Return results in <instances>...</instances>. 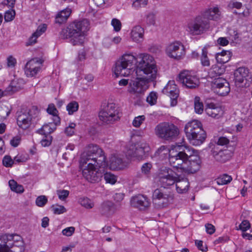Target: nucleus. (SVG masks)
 <instances>
[{
  "label": "nucleus",
  "instance_id": "nucleus-1",
  "mask_svg": "<svg viewBox=\"0 0 252 252\" xmlns=\"http://www.w3.org/2000/svg\"><path fill=\"white\" fill-rule=\"evenodd\" d=\"M140 60L132 54H125L115 63L114 73L118 77L128 76L136 70V73L141 71L146 75L148 79L154 81L157 76V67L154 58L149 54L143 53L138 55Z\"/></svg>",
  "mask_w": 252,
  "mask_h": 252
},
{
  "label": "nucleus",
  "instance_id": "nucleus-2",
  "mask_svg": "<svg viewBox=\"0 0 252 252\" xmlns=\"http://www.w3.org/2000/svg\"><path fill=\"white\" fill-rule=\"evenodd\" d=\"M201 159L197 154H191L187 146H178L169 152V163L173 168L185 174H193L201 166Z\"/></svg>",
  "mask_w": 252,
  "mask_h": 252
},
{
  "label": "nucleus",
  "instance_id": "nucleus-3",
  "mask_svg": "<svg viewBox=\"0 0 252 252\" xmlns=\"http://www.w3.org/2000/svg\"><path fill=\"white\" fill-rule=\"evenodd\" d=\"M89 22L87 19L74 21L61 31L60 36L63 39H68L73 46L82 45L85 39V33L89 29Z\"/></svg>",
  "mask_w": 252,
  "mask_h": 252
},
{
  "label": "nucleus",
  "instance_id": "nucleus-4",
  "mask_svg": "<svg viewBox=\"0 0 252 252\" xmlns=\"http://www.w3.org/2000/svg\"><path fill=\"white\" fill-rule=\"evenodd\" d=\"M155 130L158 137L166 141L175 140L180 133V130L177 126L167 122L159 124Z\"/></svg>",
  "mask_w": 252,
  "mask_h": 252
},
{
  "label": "nucleus",
  "instance_id": "nucleus-5",
  "mask_svg": "<svg viewBox=\"0 0 252 252\" xmlns=\"http://www.w3.org/2000/svg\"><path fill=\"white\" fill-rule=\"evenodd\" d=\"M39 110L37 106H32L30 108H22L17 113V123L18 126L26 129L30 127L33 119L37 117Z\"/></svg>",
  "mask_w": 252,
  "mask_h": 252
},
{
  "label": "nucleus",
  "instance_id": "nucleus-6",
  "mask_svg": "<svg viewBox=\"0 0 252 252\" xmlns=\"http://www.w3.org/2000/svg\"><path fill=\"white\" fill-rule=\"evenodd\" d=\"M98 117L100 121L104 124H112L118 121L120 117L119 112L115 103H108L99 112Z\"/></svg>",
  "mask_w": 252,
  "mask_h": 252
},
{
  "label": "nucleus",
  "instance_id": "nucleus-7",
  "mask_svg": "<svg viewBox=\"0 0 252 252\" xmlns=\"http://www.w3.org/2000/svg\"><path fill=\"white\" fill-rule=\"evenodd\" d=\"M173 200V195L164 189H157L153 193V201L157 209H161L168 206Z\"/></svg>",
  "mask_w": 252,
  "mask_h": 252
},
{
  "label": "nucleus",
  "instance_id": "nucleus-8",
  "mask_svg": "<svg viewBox=\"0 0 252 252\" xmlns=\"http://www.w3.org/2000/svg\"><path fill=\"white\" fill-rule=\"evenodd\" d=\"M151 81H152L151 80L148 79L147 77H137L129 83L128 91L129 93L136 96L142 95L149 88V83Z\"/></svg>",
  "mask_w": 252,
  "mask_h": 252
},
{
  "label": "nucleus",
  "instance_id": "nucleus-9",
  "mask_svg": "<svg viewBox=\"0 0 252 252\" xmlns=\"http://www.w3.org/2000/svg\"><path fill=\"white\" fill-rule=\"evenodd\" d=\"M177 81L183 86L189 89H195L199 85V78L194 73L189 70H184L178 75Z\"/></svg>",
  "mask_w": 252,
  "mask_h": 252
},
{
  "label": "nucleus",
  "instance_id": "nucleus-10",
  "mask_svg": "<svg viewBox=\"0 0 252 252\" xmlns=\"http://www.w3.org/2000/svg\"><path fill=\"white\" fill-rule=\"evenodd\" d=\"M165 52L169 57L177 60L182 59L186 54L185 48L180 41H175L169 44L166 48Z\"/></svg>",
  "mask_w": 252,
  "mask_h": 252
},
{
  "label": "nucleus",
  "instance_id": "nucleus-11",
  "mask_svg": "<svg viewBox=\"0 0 252 252\" xmlns=\"http://www.w3.org/2000/svg\"><path fill=\"white\" fill-rule=\"evenodd\" d=\"M208 28V21L202 17H198L188 24L187 31L191 34L198 35Z\"/></svg>",
  "mask_w": 252,
  "mask_h": 252
},
{
  "label": "nucleus",
  "instance_id": "nucleus-12",
  "mask_svg": "<svg viewBox=\"0 0 252 252\" xmlns=\"http://www.w3.org/2000/svg\"><path fill=\"white\" fill-rule=\"evenodd\" d=\"M23 242L18 235L3 234L0 235V252H9L10 248L14 244H20Z\"/></svg>",
  "mask_w": 252,
  "mask_h": 252
},
{
  "label": "nucleus",
  "instance_id": "nucleus-13",
  "mask_svg": "<svg viewBox=\"0 0 252 252\" xmlns=\"http://www.w3.org/2000/svg\"><path fill=\"white\" fill-rule=\"evenodd\" d=\"M105 156H100L99 158L94 156L82 155L80 158V164L82 165L87 164L84 168H93L96 167H100L105 165Z\"/></svg>",
  "mask_w": 252,
  "mask_h": 252
},
{
  "label": "nucleus",
  "instance_id": "nucleus-14",
  "mask_svg": "<svg viewBox=\"0 0 252 252\" xmlns=\"http://www.w3.org/2000/svg\"><path fill=\"white\" fill-rule=\"evenodd\" d=\"M82 175L88 182L95 184L101 180L103 173L99 170L97 169L96 167L93 168H84L82 171Z\"/></svg>",
  "mask_w": 252,
  "mask_h": 252
},
{
  "label": "nucleus",
  "instance_id": "nucleus-15",
  "mask_svg": "<svg viewBox=\"0 0 252 252\" xmlns=\"http://www.w3.org/2000/svg\"><path fill=\"white\" fill-rule=\"evenodd\" d=\"M248 70L244 67H239L234 72L235 84L237 87H246L250 84L247 80L248 77Z\"/></svg>",
  "mask_w": 252,
  "mask_h": 252
},
{
  "label": "nucleus",
  "instance_id": "nucleus-16",
  "mask_svg": "<svg viewBox=\"0 0 252 252\" xmlns=\"http://www.w3.org/2000/svg\"><path fill=\"white\" fill-rule=\"evenodd\" d=\"M176 177L173 176L171 169L164 167L159 174V182L162 187L165 188L175 184Z\"/></svg>",
  "mask_w": 252,
  "mask_h": 252
},
{
  "label": "nucleus",
  "instance_id": "nucleus-17",
  "mask_svg": "<svg viewBox=\"0 0 252 252\" xmlns=\"http://www.w3.org/2000/svg\"><path fill=\"white\" fill-rule=\"evenodd\" d=\"M162 93L170 97L171 105L172 106L177 105L179 91L177 87V85L175 84L174 81H169L162 90Z\"/></svg>",
  "mask_w": 252,
  "mask_h": 252
},
{
  "label": "nucleus",
  "instance_id": "nucleus-18",
  "mask_svg": "<svg viewBox=\"0 0 252 252\" xmlns=\"http://www.w3.org/2000/svg\"><path fill=\"white\" fill-rule=\"evenodd\" d=\"M42 64V61L37 59H33L28 62L24 68L26 76L31 77L34 76L41 69Z\"/></svg>",
  "mask_w": 252,
  "mask_h": 252
},
{
  "label": "nucleus",
  "instance_id": "nucleus-19",
  "mask_svg": "<svg viewBox=\"0 0 252 252\" xmlns=\"http://www.w3.org/2000/svg\"><path fill=\"white\" fill-rule=\"evenodd\" d=\"M131 205L140 210H145L149 207L150 201L148 197L142 194H138L131 198Z\"/></svg>",
  "mask_w": 252,
  "mask_h": 252
},
{
  "label": "nucleus",
  "instance_id": "nucleus-20",
  "mask_svg": "<svg viewBox=\"0 0 252 252\" xmlns=\"http://www.w3.org/2000/svg\"><path fill=\"white\" fill-rule=\"evenodd\" d=\"M206 137V133L202 126L196 131L193 132V134L188 136L187 137L192 145L199 146L205 141Z\"/></svg>",
  "mask_w": 252,
  "mask_h": 252
},
{
  "label": "nucleus",
  "instance_id": "nucleus-21",
  "mask_svg": "<svg viewBox=\"0 0 252 252\" xmlns=\"http://www.w3.org/2000/svg\"><path fill=\"white\" fill-rule=\"evenodd\" d=\"M137 146L138 147L136 149L135 158L138 159H143L146 157V155L150 151V146L148 143L144 142L137 143Z\"/></svg>",
  "mask_w": 252,
  "mask_h": 252
},
{
  "label": "nucleus",
  "instance_id": "nucleus-22",
  "mask_svg": "<svg viewBox=\"0 0 252 252\" xmlns=\"http://www.w3.org/2000/svg\"><path fill=\"white\" fill-rule=\"evenodd\" d=\"M205 111L208 115L215 118H220L222 114L220 108L216 106L213 103H208Z\"/></svg>",
  "mask_w": 252,
  "mask_h": 252
},
{
  "label": "nucleus",
  "instance_id": "nucleus-23",
  "mask_svg": "<svg viewBox=\"0 0 252 252\" xmlns=\"http://www.w3.org/2000/svg\"><path fill=\"white\" fill-rule=\"evenodd\" d=\"M82 155L94 156L95 157L99 158L100 156H105L102 149L99 148L96 145L90 144L86 148V151Z\"/></svg>",
  "mask_w": 252,
  "mask_h": 252
},
{
  "label": "nucleus",
  "instance_id": "nucleus-24",
  "mask_svg": "<svg viewBox=\"0 0 252 252\" xmlns=\"http://www.w3.org/2000/svg\"><path fill=\"white\" fill-rule=\"evenodd\" d=\"M176 187L178 193H183L187 191L189 185V182L187 178H181L179 177H176Z\"/></svg>",
  "mask_w": 252,
  "mask_h": 252
},
{
  "label": "nucleus",
  "instance_id": "nucleus-25",
  "mask_svg": "<svg viewBox=\"0 0 252 252\" xmlns=\"http://www.w3.org/2000/svg\"><path fill=\"white\" fill-rule=\"evenodd\" d=\"M202 125L200 122L197 120H192L188 122L185 126V131L187 137L193 133V132L198 129Z\"/></svg>",
  "mask_w": 252,
  "mask_h": 252
},
{
  "label": "nucleus",
  "instance_id": "nucleus-26",
  "mask_svg": "<svg viewBox=\"0 0 252 252\" xmlns=\"http://www.w3.org/2000/svg\"><path fill=\"white\" fill-rule=\"evenodd\" d=\"M100 213L105 216H109L114 213V203L110 201L103 202L99 208Z\"/></svg>",
  "mask_w": 252,
  "mask_h": 252
},
{
  "label": "nucleus",
  "instance_id": "nucleus-27",
  "mask_svg": "<svg viewBox=\"0 0 252 252\" xmlns=\"http://www.w3.org/2000/svg\"><path fill=\"white\" fill-rule=\"evenodd\" d=\"M144 29L140 26H136L133 28L131 32V37L132 40L136 42L143 40Z\"/></svg>",
  "mask_w": 252,
  "mask_h": 252
},
{
  "label": "nucleus",
  "instance_id": "nucleus-28",
  "mask_svg": "<svg viewBox=\"0 0 252 252\" xmlns=\"http://www.w3.org/2000/svg\"><path fill=\"white\" fill-rule=\"evenodd\" d=\"M220 15V11L219 8L215 7L214 8H211L206 10L204 13V16L202 17L207 21L208 20H217L219 18Z\"/></svg>",
  "mask_w": 252,
  "mask_h": 252
},
{
  "label": "nucleus",
  "instance_id": "nucleus-29",
  "mask_svg": "<svg viewBox=\"0 0 252 252\" xmlns=\"http://www.w3.org/2000/svg\"><path fill=\"white\" fill-rule=\"evenodd\" d=\"M47 128V125L44 124L36 131V133L38 134L37 138L40 140V143L43 147L47 146V132L46 130Z\"/></svg>",
  "mask_w": 252,
  "mask_h": 252
},
{
  "label": "nucleus",
  "instance_id": "nucleus-30",
  "mask_svg": "<svg viewBox=\"0 0 252 252\" xmlns=\"http://www.w3.org/2000/svg\"><path fill=\"white\" fill-rule=\"evenodd\" d=\"M71 12V10L70 8H66L61 11L56 15L55 23L61 25L66 22Z\"/></svg>",
  "mask_w": 252,
  "mask_h": 252
},
{
  "label": "nucleus",
  "instance_id": "nucleus-31",
  "mask_svg": "<svg viewBox=\"0 0 252 252\" xmlns=\"http://www.w3.org/2000/svg\"><path fill=\"white\" fill-rule=\"evenodd\" d=\"M231 57V53L229 51H222L216 55L217 62L221 64L227 63Z\"/></svg>",
  "mask_w": 252,
  "mask_h": 252
},
{
  "label": "nucleus",
  "instance_id": "nucleus-32",
  "mask_svg": "<svg viewBox=\"0 0 252 252\" xmlns=\"http://www.w3.org/2000/svg\"><path fill=\"white\" fill-rule=\"evenodd\" d=\"M123 167L122 158L117 156H113L110 159V168L112 170L121 169Z\"/></svg>",
  "mask_w": 252,
  "mask_h": 252
},
{
  "label": "nucleus",
  "instance_id": "nucleus-33",
  "mask_svg": "<svg viewBox=\"0 0 252 252\" xmlns=\"http://www.w3.org/2000/svg\"><path fill=\"white\" fill-rule=\"evenodd\" d=\"M48 133H51L54 131L58 126L61 124V119L59 116H53V118H48Z\"/></svg>",
  "mask_w": 252,
  "mask_h": 252
},
{
  "label": "nucleus",
  "instance_id": "nucleus-34",
  "mask_svg": "<svg viewBox=\"0 0 252 252\" xmlns=\"http://www.w3.org/2000/svg\"><path fill=\"white\" fill-rule=\"evenodd\" d=\"M215 159L220 162H225L230 158V155L227 150L220 151L214 155Z\"/></svg>",
  "mask_w": 252,
  "mask_h": 252
},
{
  "label": "nucleus",
  "instance_id": "nucleus-35",
  "mask_svg": "<svg viewBox=\"0 0 252 252\" xmlns=\"http://www.w3.org/2000/svg\"><path fill=\"white\" fill-rule=\"evenodd\" d=\"M225 72V68L222 64L213 65L210 70V74L212 77H217L222 74Z\"/></svg>",
  "mask_w": 252,
  "mask_h": 252
},
{
  "label": "nucleus",
  "instance_id": "nucleus-36",
  "mask_svg": "<svg viewBox=\"0 0 252 252\" xmlns=\"http://www.w3.org/2000/svg\"><path fill=\"white\" fill-rule=\"evenodd\" d=\"M224 83H222V87L216 90V94L220 95H226L230 92V89L229 83L226 80H221Z\"/></svg>",
  "mask_w": 252,
  "mask_h": 252
},
{
  "label": "nucleus",
  "instance_id": "nucleus-37",
  "mask_svg": "<svg viewBox=\"0 0 252 252\" xmlns=\"http://www.w3.org/2000/svg\"><path fill=\"white\" fill-rule=\"evenodd\" d=\"M9 186L11 189L17 193H22L24 191V188L22 185H18L16 181L11 180L9 181Z\"/></svg>",
  "mask_w": 252,
  "mask_h": 252
},
{
  "label": "nucleus",
  "instance_id": "nucleus-38",
  "mask_svg": "<svg viewBox=\"0 0 252 252\" xmlns=\"http://www.w3.org/2000/svg\"><path fill=\"white\" fill-rule=\"evenodd\" d=\"M200 100V97L198 96H196L194 98V110L195 112L198 114L202 113L204 110L203 104Z\"/></svg>",
  "mask_w": 252,
  "mask_h": 252
},
{
  "label": "nucleus",
  "instance_id": "nucleus-39",
  "mask_svg": "<svg viewBox=\"0 0 252 252\" xmlns=\"http://www.w3.org/2000/svg\"><path fill=\"white\" fill-rule=\"evenodd\" d=\"M207 50L205 47H204L202 50V55L201 56L200 60L201 64L203 66H208L210 65V61L207 56Z\"/></svg>",
  "mask_w": 252,
  "mask_h": 252
},
{
  "label": "nucleus",
  "instance_id": "nucleus-40",
  "mask_svg": "<svg viewBox=\"0 0 252 252\" xmlns=\"http://www.w3.org/2000/svg\"><path fill=\"white\" fill-rule=\"evenodd\" d=\"M79 108L78 102L75 101H71L66 106V110L69 115L73 114L75 112L77 111Z\"/></svg>",
  "mask_w": 252,
  "mask_h": 252
},
{
  "label": "nucleus",
  "instance_id": "nucleus-41",
  "mask_svg": "<svg viewBox=\"0 0 252 252\" xmlns=\"http://www.w3.org/2000/svg\"><path fill=\"white\" fill-rule=\"evenodd\" d=\"M80 204L87 209L92 208L94 206V203L93 201L87 197H83L79 200Z\"/></svg>",
  "mask_w": 252,
  "mask_h": 252
},
{
  "label": "nucleus",
  "instance_id": "nucleus-42",
  "mask_svg": "<svg viewBox=\"0 0 252 252\" xmlns=\"http://www.w3.org/2000/svg\"><path fill=\"white\" fill-rule=\"evenodd\" d=\"M51 209L54 214L57 215H60L66 212V209L63 206L58 204L52 205L51 207Z\"/></svg>",
  "mask_w": 252,
  "mask_h": 252
},
{
  "label": "nucleus",
  "instance_id": "nucleus-43",
  "mask_svg": "<svg viewBox=\"0 0 252 252\" xmlns=\"http://www.w3.org/2000/svg\"><path fill=\"white\" fill-rule=\"evenodd\" d=\"M103 176H104V179L107 183L113 185L117 181L116 176L110 172H106L103 174Z\"/></svg>",
  "mask_w": 252,
  "mask_h": 252
},
{
  "label": "nucleus",
  "instance_id": "nucleus-44",
  "mask_svg": "<svg viewBox=\"0 0 252 252\" xmlns=\"http://www.w3.org/2000/svg\"><path fill=\"white\" fill-rule=\"evenodd\" d=\"M221 80H226L222 78H218L214 80L212 84V89L214 93H216V90L220 89L222 87V83H224Z\"/></svg>",
  "mask_w": 252,
  "mask_h": 252
},
{
  "label": "nucleus",
  "instance_id": "nucleus-45",
  "mask_svg": "<svg viewBox=\"0 0 252 252\" xmlns=\"http://www.w3.org/2000/svg\"><path fill=\"white\" fill-rule=\"evenodd\" d=\"M137 146V143L135 144H131L128 147L126 154L127 155L131 157H135L136 153V149Z\"/></svg>",
  "mask_w": 252,
  "mask_h": 252
},
{
  "label": "nucleus",
  "instance_id": "nucleus-46",
  "mask_svg": "<svg viewBox=\"0 0 252 252\" xmlns=\"http://www.w3.org/2000/svg\"><path fill=\"white\" fill-rule=\"evenodd\" d=\"M59 116L58 111L53 103L48 105V118H53V116Z\"/></svg>",
  "mask_w": 252,
  "mask_h": 252
},
{
  "label": "nucleus",
  "instance_id": "nucleus-47",
  "mask_svg": "<svg viewBox=\"0 0 252 252\" xmlns=\"http://www.w3.org/2000/svg\"><path fill=\"white\" fill-rule=\"evenodd\" d=\"M232 178L230 176L224 174L223 176L217 179V182L219 185H225L230 182Z\"/></svg>",
  "mask_w": 252,
  "mask_h": 252
},
{
  "label": "nucleus",
  "instance_id": "nucleus-48",
  "mask_svg": "<svg viewBox=\"0 0 252 252\" xmlns=\"http://www.w3.org/2000/svg\"><path fill=\"white\" fill-rule=\"evenodd\" d=\"M157 93L155 92H152L147 97L146 100L151 105H153L157 102Z\"/></svg>",
  "mask_w": 252,
  "mask_h": 252
},
{
  "label": "nucleus",
  "instance_id": "nucleus-49",
  "mask_svg": "<svg viewBox=\"0 0 252 252\" xmlns=\"http://www.w3.org/2000/svg\"><path fill=\"white\" fill-rule=\"evenodd\" d=\"M10 251L11 252H24L25 247L23 242H20V244H14L10 248Z\"/></svg>",
  "mask_w": 252,
  "mask_h": 252
},
{
  "label": "nucleus",
  "instance_id": "nucleus-50",
  "mask_svg": "<svg viewBox=\"0 0 252 252\" xmlns=\"http://www.w3.org/2000/svg\"><path fill=\"white\" fill-rule=\"evenodd\" d=\"M229 35V39L232 41H237L239 38L238 32L234 29L229 28L227 32Z\"/></svg>",
  "mask_w": 252,
  "mask_h": 252
},
{
  "label": "nucleus",
  "instance_id": "nucleus-51",
  "mask_svg": "<svg viewBox=\"0 0 252 252\" xmlns=\"http://www.w3.org/2000/svg\"><path fill=\"white\" fill-rule=\"evenodd\" d=\"M146 23L149 25H154L156 23V15L153 12H150L146 15Z\"/></svg>",
  "mask_w": 252,
  "mask_h": 252
},
{
  "label": "nucleus",
  "instance_id": "nucleus-52",
  "mask_svg": "<svg viewBox=\"0 0 252 252\" xmlns=\"http://www.w3.org/2000/svg\"><path fill=\"white\" fill-rule=\"evenodd\" d=\"M148 0H134L132 3V6L136 9L145 7L147 5Z\"/></svg>",
  "mask_w": 252,
  "mask_h": 252
},
{
  "label": "nucleus",
  "instance_id": "nucleus-53",
  "mask_svg": "<svg viewBox=\"0 0 252 252\" xmlns=\"http://www.w3.org/2000/svg\"><path fill=\"white\" fill-rule=\"evenodd\" d=\"M15 16V11L14 10H8L5 12L4 14V20L5 22H10L13 20Z\"/></svg>",
  "mask_w": 252,
  "mask_h": 252
},
{
  "label": "nucleus",
  "instance_id": "nucleus-54",
  "mask_svg": "<svg viewBox=\"0 0 252 252\" xmlns=\"http://www.w3.org/2000/svg\"><path fill=\"white\" fill-rule=\"evenodd\" d=\"M145 120V117L144 115L139 116L134 118L132 124L134 127H138Z\"/></svg>",
  "mask_w": 252,
  "mask_h": 252
},
{
  "label": "nucleus",
  "instance_id": "nucleus-55",
  "mask_svg": "<svg viewBox=\"0 0 252 252\" xmlns=\"http://www.w3.org/2000/svg\"><path fill=\"white\" fill-rule=\"evenodd\" d=\"M2 163L4 166L7 167H11L14 163V160L9 156L4 157Z\"/></svg>",
  "mask_w": 252,
  "mask_h": 252
},
{
  "label": "nucleus",
  "instance_id": "nucleus-56",
  "mask_svg": "<svg viewBox=\"0 0 252 252\" xmlns=\"http://www.w3.org/2000/svg\"><path fill=\"white\" fill-rule=\"evenodd\" d=\"M75 124L71 123L64 130L65 133L68 136H72L74 133Z\"/></svg>",
  "mask_w": 252,
  "mask_h": 252
},
{
  "label": "nucleus",
  "instance_id": "nucleus-57",
  "mask_svg": "<svg viewBox=\"0 0 252 252\" xmlns=\"http://www.w3.org/2000/svg\"><path fill=\"white\" fill-rule=\"evenodd\" d=\"M111 24L114 27V29L116 32H119L121 30L122 24L120 20L117 19H113L111 21Z\"/></svg>",
  "mask_w": 252,
  "mask_h": 252
},
{
  "label": "nucleus",
  "instance_id": "nucleus-58",
  "mask_svg": "<svg viewBox=\"0 0 252 252\" xmlns=\"http://www.w3.org/2000/svg\"><path fill=\"white\" fill-rule=\"evenodd\" d=\"M69 193V191L67 190L63 189L57 191V194L58 195L59 198L62 200L65 199L68 197Z\"/></svg>",
  "mask_w": 252,
  "mask_h": 252
},
{
  "label": "nucleus",
  "instance_id": "nucleus-59",
  "mask_svg": "<svg viewBox=\"0 0 252 252\" xmlns=\"http://www.w3.org/2000/svg\"><path fill=\"white\" fill-rule=\"evenodd\" d=\"M47 199L45 196H38L36 199V204L39 207H42L45 205Z\"/></svg>",
  "mask_w": 252,
  "mask_h": 252
},
{
  "label": "nucleus",
  "instance_id": "nucleus-60",
  "mask_svg": "<svg viewBox=\"0 0 252 252\" xmlns=\"http://www.w3.org/2000/svg\"><path fill=\"white\" fill-rule=\"evenodd\" d=\"M47 29V26L46 24L39 25L36 31L34 32L37 36H40L43 33H44Z\"/></svg>",
  "mask_w": 252,
  "mask_h": 252
},
{
  "label": "nucleus",
  "instance_id": "nucleus-61",
  "mask_svg": "<svg viewBox=\"0 0 252 252\" xmlns=\"http://www.w3.org/2000/svg\"><path fill=\"white\" fill-rule=\"evenodd\" d=\"M242 3L237 1L236 0H232L229 2L228 4V7L230 8H236L237 9H240L242 7Z\"/></svg>",
  "mask_w": 252,
  "mask_h": 252
},
{
  "label": "nucleus",
  "instance_id": "nucleus-62",
  "mask_svg": "<svg viewBox=\"0 0 252 252\" xmlns=\"http://www.w3.org/2000/svg\"><path fill=\"white\" fill-rule=\"evenodd\" d=\"M38 37L34 33H33L31 36L28 39V41L26 42V45L27 46L32 45L35 44L37 41V38Z\"/></svg>",
  "mask_w": 252,
  "mask_h": 252
},
{
  "label": "nucleus",
  "instance_id": "nucleus-63",
  "mask_svg": "<svg viewBox=\"0 0 252 252\" xmlns=\"http://www.w3.org/2000/svg\"><path fill=\"white\" fill-rule=\"evenodd\" d=\"M74 231L75 228L73 226H70L63 229L62 231V233L63 235L66 236H70L74 232Z\"/></svg>",
  "mask_w": 252,
  "mask_h": 252
},
{
  "label": "nucleus",
  "instance_id": "nucleus-64",
  "mask_svg": "<svg viewBox=\"0 0 252 252\" xmlns=\"http://www.w3.org/2000/svg\"><path fill=\"white\" fill-rule=\"evenodd\" d=\"M250 223L247 220H243L240 224L239 228L243 231H246L250 228Z\"/></svg>",
  "mask_w": 252,
  "mask_h": 252
}]
</instances>
